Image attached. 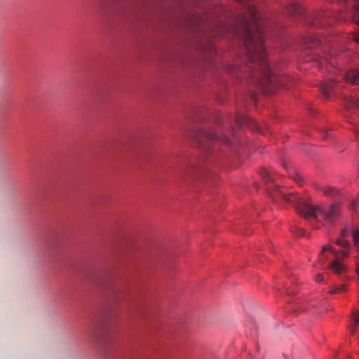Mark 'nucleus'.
<instances>
[{
    "instance_id": "19",
    "label": "nucleus",
    "mask_w": 359,
    "mask_h": 359,
    "mask_svg": "<svg viewBox=\"0 0 359 359\" xmlns=\"http://www.w3.org/2000/svg\"><path fill=\"white\" fill-rule=\"evenodd\" d=\"M323 137L324 139H326V138L327 137V131H325V130H323Z\"/></svg>"
},
{
    "instance_id": "9",
    "label": "nucleus",
    "mask_w": 359,
    "mask_h": 359,
    "mask_svg": "<svg viewBox=\"0 0 359 359\" xmlns=\"http://www.w3.org/2000/svg\"><path fill=\"white\" fill-rule=\"evenodd\" d=\"M336 244L343 248L344 250L340 252L341 256L344 257H347L349 255V243L344 239V238H339L337 240Z\"/></svg>"
},
{
    "instance_id": "18",
    "label": "nucleus",
    "mask_w": 359,
    "mask_h": 359,
    "mask_svg": "<svg viewBox=\"0 0 359 359\" xmlns=\"http://www.w3.org/2000/svg\"><path fill=\"white\" fill-rule=\"evenodd\" d=\"M347 233V231L346 230H343L341 233V238H344Z\"/></svg>"
},
{
    "instance_id": "1",
    "label": "nucleus",
    "mask_w": 359,
    "mask_h": 359,
    "mask_svg": "<svg viewBox=\"0 0 359 359\" xmlns=\"http://www.w3.org/2000/svg\"><path fill=\"white\" fill-rule=\"evenodd\" d=\"M262 20L259 11L249 6L244 22L246 27L245 44L250 64L247 66L230 65L229 71L237 77H250L254 84L264 93L271 94L277 88L286 87L285 78L271 74L263 45Z\"/></svg>"
},
{
    "instance_id": "14",
    "label": "nucleus",
    "mask_w": 359,
    "mask_h": 359,
    "mask_svg": "<svg viewBox=\"0 0 359 359\" xmlns=\"http://www.w3.org/2000/svg\"><path fill=\"white\" fill-rule=\"evenodd\" d=\"M293 179L296 182V183L298 184H301L303 181L302 175L299 173H295L293 175Z\"/></svg>"
},
{
    "instance_id": "12",
    "label": "nucleus",
    "mask_w": 359,
    "mask_h": 359,
    "mask_svg": "<svg viewBox=\"0 0 359 359\" xmlns=\"http://www.w3.org/2000/svg\"><path fill=\"white\" fill-rule=\"evenodd\" d=\"M356 106H357V104H356L355 101L353 99L346 101L345 108L347 110H350L351 109H352Z\"/></svg>"
},
{
    "instance_id": "6",
    "label": "nucleus",
    "mask_w": 359,
    "mask_h": 359,
    "mask_svg": "<svg viewBox=\"0 0 359 359\" xmlns=\"http://www.w3.org/2000/svg\"><path fill=\"white\" fill-rule=\"evenodd\" d=\"M337 81L330 78L321 84L320 89L324 96L328 97L331 95L332 92L334 90V88L337 87Z\"/></svg>"
},
{
    "instance_id": "3",
    "label": "nucleus",
    "mask_w": 359,
    "mask_h": 359,
    "mask_svg": "<svg viewBox=\"0 0 359 359\" xmlns=\"http://www.w3.org/2000/svg\"><path fill=\"white\" fill-rule=\"evenodd\" d=\"M329 41H330L325 38H320V36L316 35H309L304 39V46L306 48H320V51L323 53L324 57L323 58L321 56H319L318 53H316L313 59L314 65L322 67L323 63H325L327 71L334 74L338 69L334 67L331 62L330 64H327L328 57L327 51L330 46Z\"/></svg>"
},
{
    "instance_id": "2",
    "label": "nucleus",
    "mask_w": 359,
    "mask_h": 359,
    "mask_svg": "<svg viewBox=\"0 0 359 359\" xmlns=\"http://www.w3.org/2000/svg\"><path fill=\"white\" fill-rule=\"evenodd\" d=\"M262 178L267 183L266 189L269 196L273 201L283 199L285 202L292 204L297 212L307 220L320 222L324 220L331 224L340 215V208L336 204L327 208L319 205H313L294 193H284L276 184H273L276 180V173L273 170L263 169L261 171Z\"/></svg>"
},
{
    "instance_id": "15",
    "label": "nucleus",
    "mask_w": 359,
    "mask_h": 359,
    "mask_svg": "<svg viewBox=\"0 0 359 359\" xmlns=\"http://www.w3.org/2000/svg\"><path fill=\"white\" fill-rule=\"evenodd\" d=\"M323 279H324V278H323V275L322 273L318 274L315 278V280L317 282H322L323 280Z\"/></svg>"
},
{
    "instance_id": "10",
    "label": "nucleus",
    "mask_w": 359,
    "mask_h": 359,
    "mask_svg": "<svg viewBox=\"0 0 359 359\" xmlns=\"http://www.w3.org/2000/svg\"><path fill=\"white\" fill-rule=\"evenodd\" d=\"M236 123L240 127H243L245 126H251L255 125V126L257 127V123L251 118L247 116H243L241 117L236 118Z\"/></svg>"
},
{
    "instance_id": "17",
    "label": "nucleus",
    "mask_w": 359,
    "mask_h": 359,
    "mask_svg": "<svg viewBox=\"0 0 359 359\" xmlns=\"http://www.w3.org/2000/svg\"><path fill=\"white\" fill-rule=\"evenodd\" d=\"M342 289H343V286H341V287H339V289H334V290H332L330 291V292H331L332 294H333V293H336V292H337L338 291H339V290H342Z\"/></svg>"
},
{
    "instance_id": "20",
    "label": "nucleus",
    "mask_w": 359,
    "mask_h": 359,
    "mask_svg": "<svg viewBox=\"0 0 359 359\" xmlns=\"http://www.w3.org/2000/svg\"><path fill=\"white\" fill-rule=\"evenodd\" d=\"M191 169H192L194 172H195V171H196V172H203V170H199V169H198V168H191Z\"/></svg>"
},
{
    "instance_id": "16",
    "label": "nucleus",
    "mask_w": 359,
    "mask_h": 359,
    "mask_svg": "<svg viewBox=\"0 0 359 359\" xmlns=\"http://www.w3.org/2000/svg\"><path fill=\"white\" fill-rule=\"evenodd\" d=\"M297 230H298V232H297L298 235H299V236H304V229H297Z\"/></svg>"
},
{
    "instance_id": "4",
    "label": "nucleus",
    "mask_w": 359,
    "mask_h": 359,
    "mask_svg": "<svg viewBox=\"0 0 359 359\" xmlns=\"http://www.w3.org/2000/svg\"><path fill=\"white\" fill-rule=\"evenodd\" d=\"M342 258L339 251H337L330 245H325L319 255L318 264L324 266L330 262L327 269L339 275L346 271V266L341 262Z\"/></svg>"
},
{
    "instance_id": "11",
    "label": "nucleus",
    "mask_w": 359,
    "mask_h": 359,
    "mask_svg": "<svg viewBox=\"0 0 359 359\" xmlns=\"http://www.w3.org/2000/svg\"><path fill=\"white\" fill-rule=\"evenodd\" d=\"M327 18L328 16L326 13H318L315 16L314 24L320 26H325L330 23Z\"/></svg>"
},
{
    "instance_id": "13",
    "label": "nucleus",
    "mask_w": 359,
    "mask_h": 359,
    "mask_svg": "<svg viewBox=\"0 0 359 359\" xmlns=\"http://www.w3.org/2000/svg\"><path fill=\"white\" fill-rule=\"evenodd\" d=\"M323 191L324 194L327 195V196L332 195V194H333L334 193V188L331 187H324Z\"/></svg>"
},
{
    "instance_id": "7",
    "label": "nucleus",
    "mask_w": 359,
    "mask_h": 359,
    "mask_svg": "<svg viewBox=\"0 0 359 359\" xmlns=\"http://www.w3.org/2000/svg\"><path fill=\"white\" fill-rule=\"evenodd\" d=\"M344 78L347 81L353 84H359V71L351 69L345 74Z\"/></svg>"
},
{
    "instance_id": "21",
    "label": "nucleus",
    "mask_w": 359,
    "mask_h": 359,
    "mask_svg": "<svg viewBox=\"0 0 359 359\" xmlns=\"http://www.w3.org/2000/svg\"><path fill=\"white\" fill-rule=\"evenodd\" d=\"M184 172H187V173L189 172V171H188V170H187V168H185V169H184Z\"/></svg>"
},
{
    "instance_id": "8",
    "label": "nucleus",
    "mask_w": 359,
    "mask_h": 359,
    "mask_svg": "<svg viewBox=\"0 0 359 359\" xmlns=\"http://www.w3.org/2000/svg\"><path fill=\"white\" fill-rule=\"evenodd\" d=\"M286 13L288 15L295 17L301 16L303 14V10L300 6L296 4L289 5L286 8Z\"/></svg>"
},
{
    "instance_id": "5",
    "label": "nucleus",
    "mask_w": 359,
    "mask_h": 359,
    "mask_svg": "<svg viewBox=\"0 0 359 359\" xmlns=\"http://www.w3.org/2000/svg\"><path fill=\"white\" fill-rule=\"evenodd\" d=\"M199 146L204 150L210 149V147L219 141L224 144H230V140L226 135L219 136L213 130H203L196 137Z\"/></svg>"
}]
</instances>
